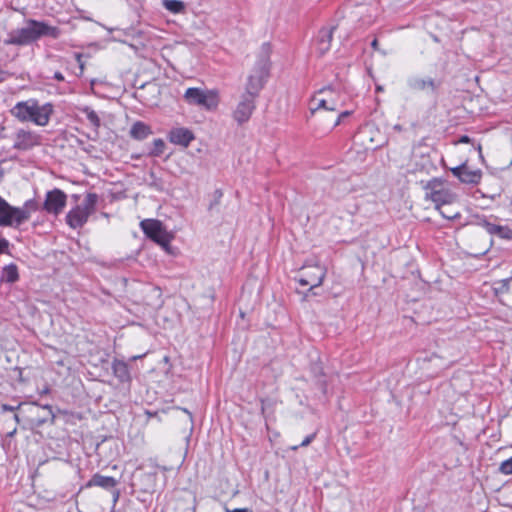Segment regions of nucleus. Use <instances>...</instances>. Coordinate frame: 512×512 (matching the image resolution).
<instances>
[{
    "mask_svg": "<svg viewBox=\"0 0 512 512\" xmlns=\"http://www.w3.org/2000/svg\"><path fill=\"white\" fill-rule=\"evenodd\" d=\"M60 35L61 30L57 26H52L45 21L27 19L23 27L9 32L8 37L4 40V44L27 46L43 37L58 39Z\"/></svg>",
    "mask_w": 512,
    "mask_h": 512,
    "instance_id": "obj_1",
    "label": "nucleus"
},
{
    "mask_svg": "<svg viewBox=\"0 0 512 512\" xmlns=\"http://www.w3.org/2000/svg\"><path fill=\"white\" fill-rule=\"evenodd\" d=\"M53 112L54 107L51 103L41 105L39 101L34 98L19 101L10 109V114L18 121L22 123L32 122L37 126L48 125Z\"/></svg>",
    "mask_w": 512,
    "mask_h": 512,
    "instance_id": "obj_2",
    "label": "nucleus"
},
{
    "mask_svg": "<svg viewBox=\"0 0 512 512\" xmlns=\"http://www.w3.org/2000/svg\"><path fill=\"white\" fill-rule=\"evenodd\" d=\"M270 54V43H263L261 45L257 61L247 78L243 93L256 98L259 97L260 91L264 88V85L269 77Z\"/></svg>",
    "mask_w": 512,
    "mask_h": 512,
    "instance_id": "obj_3",
    "label": "nucleus"
},
{
    "mask_svg": "<svg viewBox=\"0 0 512 512\" xmlns=\"http://www.w3.org/2000/svg\"><path fill=\"white\" fill-rule=\"evenodd\" d=\"M98 198L96 193H88L81 204L76 205L67 213V225L72 229L82 228L87 223L89 216L95 212Z\"/></svg>",
    "mask_w": 512,
    "mask_h": 512,
    "instance_id": "obj_4",
    "label": "nucleus"
},
{
    "mask_svg": "<svg viewBox=\"0 0 512 512\" xmlns=\"http://www.w3.org/2000/svg\"><path fill=\"white\" fill-rule=\"evenodd\" d=\"M426 198L430 199L441 211V207L446 204H451L455 201L456 195L445 187L443 181L434 178L430 180L425 186Z\"/></svg>",
    "mask_w": 512,
    "mask_h": 512,
    "instance_id": "obj_5",
    "label": "nucleus"
},
{
    "mask_svg": "<svg viewBox=\"0 0 512 512\" xmlns=\"http://www.w3.org/2000/svg\"><path fill=\"white\" fill-rule=\"evenodd\" d=\"M42 144V137L28 128H18L12 135V148L18 152H29Z\"/></svg>",
    "mask_w": 512,
    "mask_h": 512,
    "instance_id": "obj_6",
    "label": "nucleus"
},
{
    "mask_svg": "<svg viewBox=\"0 0 512 512\" xmlns=\"http://www.w3.org/2000/svg\"><path fill=\"white\" fill-rule=\"evenodd\" d=\"M140 227L147 238L168 251L171 236L166 231L161 221L157 219H144L140 222Z\"/></svg>",
    "mask_w": 512,
    "mask_h": 512,
    "instance_id": "obj_7",
    "label": "nucleus"
},
{
    "mask_svg": "<svg viewBox=\"0 0 512 512\" xmlns=\"http://www.w3.org/2000/svg\"><path fill=\"white\" fill-rule=\"evenodd\" d=\"M326 276V269L324 266L314 263V264H304L296 280L301 286H310L309 292H311L314 288L320 286Z\"/></svg>",
    "mask_w": 512,
    "mask_h": 512,
    "instance_id": "obj_8",
    "label": "nucleus"
},
{
    "mask_svg": "<svg viewBox=\"0 0 512 512\" xmlns=\"http://www.w3.org/2000/svg\"><path fill=\"white\" fill-rule=\"evenodd\" d=\"M183 97L187 104L200 106L206 110H213L218 105L217 96L213 91L205 92L196 87L188 88Z\"/></svg>",
    "mask_w": 512,
    "mask_h": 512,
    "instance_id": "obj_9",
    "label": "nucleus"
},
{
    "mask_svg": "<svg viewBox=\"0 0 512 512\" xmlns=\"http://www.w3.org/2000/svg\"><path fill=\"white\" fill-rule=\"evenodd\" d=\"M256 97L242 93L239 101L232 112L233 119L238 125L248 122L256 109Z\"/></svg>",
    "mask_w": 512,
    "mask_h": 512,
    "instance_id": "obj_10",
    "label": "nucleus"
},
{
    "mask_svg": "<svg viewBox=\"0 0 512 512\" xmlns=\"http://www.w3.org/2000/svg\"><path fill=\"white\" fill-rule=\"evenodd\" d=\"M67 195L64 191L54 188L46 193L42 209L49 214L59 215L65 208Z\"/></svg>",
    "mask_w": 512,
    "mask_h": 512,
    "instance_id": "obj_11",
    "label": "nucleus"
},
{
    "mask_svg": "<svg viewBox=\"0 0 512 512\" xmlns=\"http://www.w3.org/2000/svg\"><path fill=\"white\" fill-rule=\"evenodd\" d=\"M17 214H20L18 207L10 205L0 196V227L18 228L19 223L16 221Z\"/></svg>",
    "mask_w": 512,
    "mask_h": 512,
    "instance_id": "obj_12",
    "label": "nucleus"
},
{
    "mask_svg": "<svg viewBox=\"0 0 512 512\" xmlns=\"http://www.w3.org/2000/svg\"><path fill=\"white\" fill-rule=\"evenodd\" d=\"M118 484V480L111 476H104L99 473H96L92 476V478L88 481L87 486H98L107 491H112L114 502H116L120 496V491L115 489Z\"/></svg>",
    "mask_w": 512,
    "mask_h": 512,
    "instance_id": "obj_13",
    "label": "nucleus"
},
{
    "mask_svg": "<svg viewBox=\"0 0 512 512\" xmlns=\"http://www.w3.org/2000/svg\"><path fill=\"white\" fill-rule=\"evenodd\" d=\"M168 139L175 145L188 147L190 143L195 139L193 132L184 127L172 128L168 133Z\"/></svg>",
    "mask_w": 512,
    "mask_h": 512,
    "instance_id": "obj_14",
    "label": "nucleus"
},
{
    "mask_svg": "<svg viewBox=\"0 0 512 512\" xmlns=\"http://www.w3.org/2000/svg\"><path fill=\"white\" fill-rule=\"evenodd\" d=\"M408 87L413 91H426L430 90L431 92H435L439 83H436L434 79L427 77L421 78L418 76H411L407 79Z\"/></svg>",
    "mask_w": 512,
    "mask_h": 512,
    "instance_id": "obj_15",
    "label": "nucleus"
},
{
    "mask_svg": "<svg viewBox=\"0 0 512 512\" xmlns=\"http://www.w3.org/2000/svg\"><path fill=\"white\" fill-rule=\"evenodd\" d=\"M335 29L336 27L332 26L330 28H322L319 31L316 44L317 51L319 52L320 55H324L327 51L330 50L333 32Z\"/></svg>",
    "mask_w": 512,
    "mask_h": 512,
    "instance_id": "obj_16",
    "label": "nucleus"
},
{
    "mask_svg": "<svg viewBox=\"0 0 512 512\" xmlns=\"http://www.w3.org/2000/svg\"><path fill=\"white\" fill-rule=\"evenodd\" d=\"M37 210H39V204L35 199H29L25 201L22 207H18L20 214L16 215V221L19 223V226L28 221L31 214Z\"/></svg>",
    "mask_w": 512,
    "mask_h": 512,
    "instance_id": "obj_17",
    "label": "nucleus"
},
{
    "mask_svg": "<svg viewBox=\"0 0 512 512\" xmlns=\"http://www.w3.org/2000/svg\"><path fill=\"white\" fill-rule=\"evenodd\" d=\"M113 375L122 383L131 382V374L129 366L126 362L118 359H114L112 362Z\"/></svg>",
    "mask_w": 512,
    "mask_h": 512,
    "instance_id": "obj_18",
    "label": "nucleus"
},
{
    "mask_svg": "<svg viewBox=\"0 0 512 512\" xmlns=\"http://www.w3.org/2000/svg\"><path fill=\"white\" fill-rule=\"evenodd\" d=\"M310 371L313 374L318 387L322 390L323 393H326L327 380L322 363L320 361L312 363L310 366Z\"/></svg>",
    "mask_w": 512,
    "mask_h": 512,
    "instance_id": "obj_19",
    "label": "nucleus"
},
{
    "mask_svg": "<svg viewBox=\"0 0 512 512\" xmlns=\"http://www.w3.org/2000/svg\"><path fill=\"white\" fill-rule=\"evenodd\" d=\"M151 134L150 126L141 121L135 122L130 129V136L135 140H144Z\"/></svg>",
    "mask_w": 512,
    "mask_h": 512,
    "instance_id": "obj_20",
    "label": "nucleus"
},
{
    "mask_svg": "<svg viewBox=\"0 0 512 512\" xmlns=\"http://www.w3.org/2000/svg\"><path fill=\"white\" fill-rule=\"evenodd\" d=\"M481 176L482 173L480 170H471L465 165L460 181L466 184H478L481 180Z\"/></svg>",
    "mask_w": 512,
    "mask_h": 512,
    "instance_id": "obj_21",
    "label": "nucleus"
},
{
    "mask_svg": "<svg viewBox=\"0 0 512 512\" xmlns=\"http://www.w3.org/2000/svg\"><path fill=\"white\" fill-rule=\"evenodd\" d=\"M80 112L86 115L87 120L92 125L95 131L101 126V120L98 114L89 106H83L79 108Z\"/></svg>",
    "mask_w": 512,
    "mask_h": 512,
    "instance_id": "obj_22",
    "label": "nucleus"
},
{
    "mask_svg": "<svg viewBox=\"0 0 512 512\" xmlns=\"http://www.w3.org/2000/svg\"><path fill=\"white\" fill-rule=\"evenodd\" d=\"M18 268L15 264H9L5 266L2 270L1 280L7 283H14L18 280Z\"/></svg>",
    "mask_w": 512,
    "mask_h": 512,
    "instance_id": "obj_23",
    "label": "nucleus"
},
{
    "mask_svg": "<svg viewBox=\"0 0 512 512\" xmlns=\"http://www.w3.org/2000/svg\"><path fill=\"white\" fill-rule=\"evenodd\" d=\"M321 109L328 110V111H334L335 106L328 105V102L325 99H318L316 97L313 98L311 101V106H310L311 113L314 114L316 111L321 110Z\"/></svg>",
    "mask_w": 512,
    "mask_h": 512,
    "instance_id": "obj_24",
    "label": "nucleus"
},
{
    "mask_svg": "<svg viewBox=\"0 0 512 512\" xmlns=\"http://www.w3.org/2000/svg\"><path fill=\"white\" fill-rule=\"evenodd\" d=\"M163 5L168 11L175 14L185 10V4L180 0H164Z\"/></svg>",
    "mask_w": 512,
    "mask_h": 512,
    "instance_id": "obj_25",
    "label": "nucleus"
},
{
    "mask_svg": "<svg viewBox=\"0 0 512 512\" xmlns=\"http://www.w3.org/2000/svg\"><path fill=\"white\" fill-rule=\"evenodd\" d=\"M166 148V144L161 138L154 139L153 148L149 152V156L159 157L161 156Z\"/></svg>",
    "mask_w": 512,
    "mask_h": 512,
    "instance_id": "obj_26",
    "label": "nucleus"
},
{
    "mask_svg": "<svg viewBox=\"0 0 512 512\" xmlns=\"http://www.w3.org/2000/svg\"><path fill=\"white\" fill-rule=\"evenodd\" d=\"M512 281V277L502 279L496 283V287L494 288L496 294L508 293L510 290V282Z\"/></svg>",
    "mask_w": 512,
    "mask_h": 512,
    "instance_id": "obj_27",
    "label": "nucleus"
},
{
    "mask_svg": "<svg viewBox=\"0 0 512 512\" xmlns=\"http://www.w3.org/2000/svg\"><path fill=\"white\" fill-rule=\"evenodd\" d=\"M496 236L501 239L512 240V229L508 226L498 225Z\"/></svg>",
    "mask_w": 512,
    "mask_h": 512,
    "instance_id": "obj_28",
    "label": "nucleus"
},
{
    "mask_svg": "<svg viewBox=\"0 0 512 512\" xmlns=\"http://www.w3.org/2000/svg\"><path fill=\"white\" fill-rule=\"evenodd\" d=\"M480 226H482L490 235H496L498 225L489 222L487 219H482L478 223Z\"/></svg>",
    "mask_w": 512,
    "mask_h": 512,
    "instance_id": "obj_29",
    "label": "nucleus"
},
{
    "mask_svg": "<svg viewBox=\"0 0 512 512\" xmlns=\"http://www.w3.org/2000/svg\"><path fill=\"white\" fill-rule=\"evenodd\" d=\"M499 470L505 475H511L512 474V457L503 461L500 465Z\"/></svg>",
    "mask_w": 512,
    "mask_h": 512,
    "instance_id": "obj_30",
    "label": "nucleus"
},
{
    "mask_svg": "<svg viewBox=\"0 0 512 512\" xmlns=\"http://www.w3.org/2000/svg\"><path fill=\"white\" fill-rule=\"evenodd\" d=\"M213 196H214V199H213V201L209 204V210H212L214 206L219 205L220 200H221V198H222V196H223V193H222V191H221V190L217 189V190H215V191H214Z\"/></svg>",
    "mask_w": 512,
    "mask_h": 512,
    "instance_id": "obj_31",
    "label": "nucleus"
},
{
    "mask_svg": "<svg viewBox=\"0 0 512 512\" xmlns=\"http://www.w3.org/2000/svg\"><path fill=\"white\" fill-rule=\"evenodd\" d=\"M464 167H465V164L454 167L451 169V172L453 173L454 176H456L459 180H461Z\"/></svg>",
    "mask_w": 512,
    "mask_h": 512,
    "instance_id": "obj_32",
    "label": "nucleus"
},
{
    "mask_svg": "<svg viewBox=\"0 0 512 512\" xmlns=\"http://www.w3.org/2000/svg\"><path fill=\"white\" fill-rule=\"evenodd\" d=\"M9 248V241L5 238H0V254L5 253Z\"/></svg>",
    "mask_w": 512,
    "mask_h": 512,
    "instance_id": "obj_33",
    "label": "nucleus"
},
{
    "mask_svg": "<svg viewBox=\"0 0 512 512\" xmlns=\"http://www.w3.org/2000/svg\"><path fill=\"white\" fill-rule=\"evenodd\" d=\"M315 438V433H312L305 437V439L300 443V447L308 446Z\"/></svg>",
    "mask_w": 512,
    "mask_h": 512,
    "instance_id": "obj_34",
    "label": "nucleus"
},
{
    "mask_svg": "<svg viewBox=\"0 0 512 512\" xmlns=\"http://www.w3.org/2000/svg\"><path fill=\"white\" fill-rule=\"evenodd\" d=\"M458 142L463 143V144H468L471 142V138L468 135H462V136H460Z\"/></svg>",
    "mask_w": 512,
    "mask_h": 512,
    "instance_id": "obj_35",
    "label": "nucleus"
},
{
    "mask_svg": "<svg viewBox=\"0 0 512 512\" xmlns=\"http://www.w3.org/2000/svg\"><path fill=\"white\" fill-rule=\"evenodd\" d=\"M225 512H252V511L249 510L248 508H236V509H233V510L225 508Z\"/></svg>",
    "mask_w": 512,
    "mask_h": 512,
    "instance_id": "obj_36",
    "label": "nucleus"
},
{
    "mask_svg": "<svg viewBox=\"0 0 512 512\" xmlns=\"http://www.w3.org/2000/svg\"><path fill=\"white\" fill-rule=\"evenodd\" d=\"M348 115H350V112H349V111H344V112H342V113L338 116V118H337V120H336V122H335L334 126H336V125H338V124L340 123V121H341V118H342V117H346V116H348Z\"/></svg>",
    "mask_w": 512,
    "mask_h": 512,
    "instance_id": "obj_37",
    "label": "nucleus"
},
{
    "mask_svg": "<svg viewBox=\"0 0 512 512\" xmlns=\"http://www.w3.org/2000/svg\"><path fill=\"white\" fill-rule=\"evenodd\" d=\"M440 213L442 214L443 217L447 218V219H453L454 217L457 216V214H454V215H451L449 214V211H446V213L441 209Z\"/></svg>",
    "mask_w": 512,
    "mask_h": 512,
    "instance_id": "obj_38",
    "label": "nucleus"
},
{
    "mask_svg": "<svg viewBox=\"0 0 512 512\" xmlns=\"http://www.w3.org/2000/svg\"><path fill=\"white\" fill-rule=\"evenodd\" d=\"M1 409H2L3 411H14V410L16 409V407H14V406H10V405H7V404H3V405L1 406Z\"/></svg>",
    "mask_w": 512,
    "mask_h": 512,
    "instance_id": "obj_39",
    "label": "nucleus"
},
{
    "mask_svg": "<svg viewBox=\"0 0 512 512\" xmlns=\"http://www.w3.org/2000/svg\"><path fill=\"white\" fill-rule=\"evenodd\" d=\"M54 79L57 81H64V76L61 72H55Z\"/></svg>",
    "mask_w": 512,
    "mask_h": 512,
    "instance_id": "obj_40",
    "label": "nucleus"
},
{
    "mask_svg": "<svg viewBox=\"0 0 512 512\" xmlns=\"http://www.w3.org/2000/svg\"><path fill=\"white\" fill-rule=\"evenodd\" d=\"M371 46L373 49H377L378 47V40L377 39H374L372 42H371Z\"/></svg>",
    "mask_w": 512,
    "mask_h": 512,
    "instance_id": "obj_41",
    "label": "nucleus"
},
{
    "mask_svg": "<svg viewBox=\"0 0 512 512\" xmlns=\"http://www.w3.org/2000/svg\"><path fill=\"white\" fill-rule=\"evenodd\" d=\"M3 131H4V127H2V128H1V131H0V138H1V139H6V138H8V136H7L6 134H4V133H3Z\"/></svg>",
    "mask_w": 512,
    "mask_h": 512,
    "instance_id": "obj_42",
    "label": "nucleus"
},
{
    "mask_svg": "<svg viewBox=\"0 0 512 512\" xmlns=\"http://www.w3.org/2000/svg\"><path fill=\"white\" fill-rule=\"evenodd\" d=\"M5 80V72L0 71V83Z\"/></svg>",
    "mask_w": 512,
    "mask_h": 512,
    "instance_id": "obj_43",
    "label": "nucleus"
},
{
    "mask_svg": "<svg viewBox=\"0 0 512 512\" xmlns=\"http://www.w3.org/2000/svg\"><path fill=\"white\" fill-rule=\"evenodd\" d=\"M16 431H17V429H16V428H14V429H13L11 432H9L7 435H8L9 437H13V436L15 435Z\"/></svg>",
    "mask_w": 512,
    "mask_h": 512,
    "instance_id": "obj_44",
    "label": "nucleus"
},
{
    "mask_svg": "<svg viewBox=\"0 0 512 512\" xmlns=\"http://www.w3.org/2000/svg\"><path fill=\"white\" fill-rule=\"evenodd\" d=\"M182 410H183L185 413H187V414L189 415L190 419H192V414H191V412H189V411H188L187 409H185V408H183Z\"/></svg>",
    "mask_w": 512,
    "mask_h": 512,
    "instance_id": "obj_45",
    "label": "nucleus"
},
{
    "mask_svg": "<svg viewBox=\"0 0 512 512\" xmlns=\"http://www.w3.org/2000/svg\"><path fill=\"white\" fill-rule=\"evenodd\" d=\"M14 419L15 421L18 423L20 420H19V416L17 414L14 415Z\"/></svg>",
    "mask_w": 512,
    "mask_h": 512,
    "instance_id": "obj_46",
    "label": "nucleus"
},
{
    "mask_svg": "<svg viewBox=\"0 0 512 512\" xmlns=\"http://www.w3.org/2000/svg\"><path fill=\"white\" fill-rule=\"evenodd\" d=\"M48 392H49V388H47V387L42 391L43 394H46Z\"/></svg>",
    "mask_w": 512,
    "mask_h": 512,
    "instance_id": "obj_47",
    "label": "nucleus"
},
{
    "mask_svg": "<svg viewBox=\"0 0 512 512\" xmlns=\"http://www.w3.org/2000/svg\"><path fill=\"white\" fill-rule=\"evenodd\" d=\"M264 410H265V407H264V401H262V407H261V411H262V413H264Z\"/></svg>",
    "mask_w": 512,
    "mask_h": 512,
    "instance_id": "obj_48",
    "label": "nucleus"
},
{
    "mask_svg": "<svg viewBox=\"0 0 512 512\" xmlns=\"http://www.w3.org/2000/svg\"><path fill=\"white\" fill-rule=\"evenodd\" d=\"M299 446H293L292 449L296 450Z\"/></svg>",
    "mask_w": 512,
    "mask_h": 512,
    "instance_id": "obj_49",
    "label": "nucleus"
}]
</instances>
